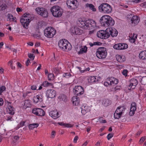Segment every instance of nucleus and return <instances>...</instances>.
I'll return each instance as SVG.
<instances>
[{
    "mask_svg": "<svg viewBox=\"0 0 146 146\" xmlns=\"http://www.w3.org/2000/svg\"><path fill=\"white\" fill-rule=\"evenodd\" d=\"M75 95L80 96L83 94L84 90L83 87L80 86H76L73 89Z\"/></svg>",
    "mask_w": 146,
    "mask_h": 146,
    "instance_id": "13",
    "label": "nucleus"
},
{
    "mask_svg": "<svg viewBox=\"0 0 146 146\" xmlns=\"http://www.w3.org/2000/svg\"><path fill=\"white\" fill-rule=\"evenodd\" d=\"M107 81L110 82V85H112L113 84H117L118 83V80L113 77L108 78L107 79Z\"/></svg>",
    "mask_w": 146,
    "mask_h": 146,
    "instance_id": "23",
    "label": "nucleus"
},
{
    "mask_svg": "<svg viewBox=\"0 0 146 146\" xmlns=\"http://www.w3.org/2000/svg\"><path fill=\"white\" fill-rule=\"evenodd\" d=\"M33 113L38 116H43L44 115V111L42 109L34 108L32 110Z\"/></svg>",
    "mask_w": 146,
    "mask_h": 146,
    "instance_id": "14",
    "label": "nucleus"
},
{
    "mask_svg": "<svg viewBox=\"0 0 146 146\" xmlns=\"http://www.w3.org/2000/svg\"><path fill=\"white\" fill-rule=\"evenodd\" d=\"M49 115L53 119H56L60 116V115L57 110H54L50 111L49 113Z\"/></svg>",
    "mask_w": 146,
    "mask_h": 146,
    "instance_id": "18",
    "label": "nucleus"
},
{
    "mask_svg": "<svg viewBox=\"0 0 146 146\" xmlns=\"http://www.w3.org/2000/svg\"><path fill=\"white\" fill-rule=\"evenodd\" d=\"M116 58L117 60L120 62H123L125 60V57L123 55H117Z\"/></svg>",
    "mask_w": 146,
    "mask_h": 146,
    "instance_id": "29",
    "label": "nucleus"
},
{
    "mask_svg": "<svg viewBox=\"0 0 146 146\" xmlns=\"http://www.w3.org/2000/svg\"><path fill=\"white\" fill-rule=\"evenodd\" d=\"M87 48L86 46H85L84 48H82L80 50L82 52V53L83 52H87Z\"/></svg>",
    "mask_w": 146,
    "mask_h": 146,
    "instance_id": "44",
    "label": "nucleus"
},
{
    "mask_svg": "<svg viewBox=\"0 0 146 146\" xmlns=\"http://www.w3.org/2000/svg\"><path fill=\"white\" fill-rule=\"evenodd\" d=\"M72 101L73 105L78 106L80 104L79 98L77 96H73L72 98Z\"/></svg>",
    "mask_w": 146,
    "mask_h": 146,
    "instance_id": "26",
    "label": "nucleus"
},
{
    "mask_svg": "<svg viewBox=\"0 0 146 146\" xmlns=\"http://www.w3.org/2000/svg\"><path fill=\"white\" fill-rule=\"evenodd\" d=\"M50 11L53 15L55 17H59L62 15V11L60 8L58 6H54L50 9Z\"/></svg>",
    "mask_w": 146,
    "mask_h": 146,
    "instance_id": "6",
    "label": "nucleus"
},
{
    "mask_svg": "<svg viewBox=\"0 0 146 146\" xmlns=\"http://www.w3.org/2000/svg\"><path fill=\"white\" fill-rule=\"evenodd\" d=\"M86 21L83 20L82 19H79L78 20V23L79 26L81 28L84 29H87V26L86 24Z\"/></svg>",
    "mask_w": 146,
    "mask_h": 146,
    "instance_id": "25",
    "label": "nucleus"
},
{
    "mask_svg": "<svg viewBox=\"0 0 146 146\" xmlns=\"http://www.w3.org/2000/svg\"><path fill=\"white\" fill-rule=\"evenodd\" d=\"M7 7V6L5 3H3L0 6V10L3 11Z\"/></svg>",
    "mask_w": 146,
    "mask_h": 146,
    "instance_id": "40",
    "label": "nucleus"
},
{
    "mask_svg": "<svg viewBox=\"0 0 146 146\" xmlns=\"http://www.w3.org/2000/svg\"><path fill=\"white\" fill-rule=\"evenodd\" d=\"M70 74L69 73H66L63 74V76L66 78H70L71 76Z\"/></svg>",
    "mask_w": 146,
    "mask_h": 146,
    "instance_id": "42",
    "label": "nucleus"
},
{
    "mask_svg": "<svg viewBox=\"0 0 146 146\" xmlns=\"http://www.w3.org/2000/svg\"><path fill=\"white\" fill-rule=\"evenodd\" d=\"M86 7H88L90 9L93 11H95L96 9L95 8L94 6L92 4L86 3Z\"/></svg>",
    "mask_w": 146,
    "mask_h": 146,
    "instance_id": "35",
    "label": "nucleus"
},
{
    "mask_svg": "<svg viewBox=\"0 0 146 146\" xmlns=\"http://www.w3.org/2000/svg\"><path fill=\"white\" fill-rule=\"evenodd\" d=\"M102 117H100L99 118L98 120L99 122L101 123H106V121L105 120L102 119Z\"/></svg>",
    "mask_w": 146,
    "mask_h": 146,
    "instance_id": "45",
    "label": "nucleus"
},
{
    "mask_svg": "<svg viewBox=\"0 0 146 146\" xmlns=\"http://www.w3.org/2000/svg\"><path fill=\"white\" fill-rule=\"evenodd\" d=\"M36 11L38 14L44 18L47 17L48 16L47 10L44 8H37L36 9Z\"/></svg>",
    "mask_w": 146,
    "mask_h": 146,
    "instance_id": "10",
    "label": "nucleus"
},
{
    "mask_svg": "<svg viewBox=\"0 0 146 146\" xmlns=\"http://www.w3.org/2000/svg\"><path fill=\"white\" fill-rule=\"evenodd\" d=\"M30 62V60L29 59H28L26 62V65L28 66L29 64V63Z\"/></svg>",
    "mask_w": 146,
    "mask_h": 146,
    "instance_id": "59",
    "label": "nucleus"
},
{
    "mask_svg": "<svg viewBox=\"0 0 146 146\" xmlns=\"http://www.w3.org/2000/svg\"><path fill=\"white\" fill-rule=\"evenodd\" d=\"M56 33V30L54 28L51 27H46L44 30L45 36L48 38H52Z\"/></svg>",
    "mask_w": 146,
    "mask_h": 146,
    "instance_id": "4",
    "label": "nucleus"
},
{
    "mask_svg": "<svg viewBox=\"0 0 146 146\" xmlns=\"http://www.w3.org/2000/svg\"><path fill=\"white\" fill-rule=\"evenodd\" d=\"M87 80L88 83L90 84L96 82L98 81V80L96 79L95 76H91L89 77Z\"/></svg>",
    "mask_w": 146,
    "mask_h": 146,
    "instance_id": "30",
    "label": "nucleus"
},
{
    "mask_svg": "<svg viewBox=\"0 0 146 146\" xmlns=\"http://www.w3.org/2000/svg\"><path fill=\"white\" fill-rule=\"evenodd\" d=\"M137 84V80L134 78H133L130 80V83L129 86V89L131 90L134 89Z\"/></svg>",
    "mask_w": 146,
    "mask_h": 146,
    "instance_id": "20",
    "label": "nucleus"
},
{
    "mask_svg": "<svg viewBox=\"0 0 146 146\" xmlns=\"http://www.w3.org/2000/svg\"><path fill=\"white\" fill-rule=\"evenodd\" d=\"M31 106V101L29 100H25L24 101V107L27 108L28 107H30Z\"/></svg>",
    "mask_w": 146,
    "mask_h": 146,
    "instance_id": "34",
    "label": "nucleus"
},
{
    "mask_svg": "<svg viewBox=\"0 0 146 146\" xmlns=\"http://www.w3.org/2000/svg\"><path fill=\"white\" fill-rule=\"evenodd\" d=\"M42 85L44 87L49 86L52 88L53 87L52 83L50 82L49 83L47 81H44Z\"/></svg>",
    "mask_w": 146,
    "mask_h": 146,
    "instance_id": "33",
    "label": "nucleus"
},
{
    "mask_svg": "<svg viewBox=\"0 0 146 146\" xmlns=\"http://www.w3.org/2000/svg\"><path fill=\"white\" fill-rule=\"evenodd\" d=\"M102 44L100 42H95L93 43H92V42H90L89 43V45L91 47H92L94 45H100Z\"/></svg>",
    "mask_w": 146,
    "mask_h": 146,
    "instance_id": "37",
    "label": "nucleus"
},
{
    "mask_svg": "<svg viewBox=\"0 0 146 146\" xmlns=\"http://www.w3.org/2000/svg\"><path fill=\"white\" fill-rule=\"evenodd\" d=\"M77 0H67L66 3L69 9H75L77 7Z\"/></svg>",
    "mask_w": 146,
    "mask_h": 146,
    "instance_id": "9",
    "label": "nucleus"
},
{
    "mask_svg": "<svg viewBox=\"0 0 146 146\" xmlns=\"http://www.w3.org/2000/svg\"><path fill=\"white\" fill-rule=\"evenodd\" d=\"M36 86L35 85H33L31 86V88L32 90H36Z\"/></svg>",
    "mask_w": 146,
    "mask_h": 146,
    "instance_id": "60",
    "label": "nucleus"
},
{
    "mask_svg": "<svg viewBox=\"0 0 146 146\" xmlns=\"http://www.w3.org/2000/svg\"><path fill=\"white\" fill-rule=\"evenodd\" d=\"M25 123V121H21L20 123V127H22L24 125V124Z\"/></svg>",
    "mask_w": 146,
    "mask_h": 146,
    "instance_id": "54",
    "label": "nucleus"
},
{
    "mask_svg": "<svg viewBox=\"0 0 146 146\" xmlns=\"http://www.w3.org/2000/svg\"><path fill=\"white\" fill-rule=\"evenodd\" d=\"M136 39H135L134 38H129V42L133 43H134L135 42V40H136Z\"/></svg>",
    "mask_w": 146,
    "mask_h": 146,
    "instance_id": "51",
    "label": "nucleus"
},
{
    "mask_svg": "<svg viewBox=\"0 0 146 146\" xmlns=\"http://www.w3.org/2000/svg\"><path fill=\"white\" fill-rule=\"evenodd\" d=\"M128 45L125 43H119L115 44L113 46V48L116 50H121L127 48Z\"/></svg>",
    "mask_w": 146,
    "mask_h": 146,
    "instance_id": "16",
    "label": "nucleus"
},
{
    "mask_svg": "<svg viewBox=\"0 0 146 146\" xmlns=\"http://www.w3.org/2000/svg\"><path fill=\"white\" fill-rule=\"evenodd\" d=\"M113 136V134L111 133H109L107 136V138L108 140H109Z\"/></svg>",
    "mask_w": 146,
    "mask_h": 146,
    "instance_id": "50",
    "label": "nucleus"
},
{
    "mask_svg": "<svg viewBox=\"0 0 146 146\" xmlns=\"http://www.w3.org/2000/svg\"><path fill=\"white\" fill-rule=\"evenodd\" d=\"M128 71L127 70H124L122 72V74L125 76H127Z\"/></svg>",
    "mask_w": 146,
    "mask_h": 146,
    "instance_id": "48",
    "label": "nucleus"
},
{
    "mask_svg": "<svg viewBox=\"0 0 146 146\" xmlns=\"http://www.w3.org/2000/svg\"><path fill=\"white\" fill-rule=\"evenodd\" d=\"M136 104L134 102L131 103L129 115L130 116H133L134 114L135 111L136 110Z\"/></svg>",
    "mask_w": 146,
    "mask_h": 146,
    "instance_id": "22",
    "label": "nucleus"
},
{
    "mask_svg": "<svg viewBox=\"0 0 146 146\" xmlns=\"http://www.w3.org/2000/svg\"><path fill=\"white\" fill-rule=\"evenodd\" d=\"M13 62L12 60H11L8 62V64H10V66H11L13 64Z\"/></svg>",
    "mask_w": 146,
    "mask_h": 146,
    "instance_id": "64",
    "label": "nucleus"
},
{
    "mask_svg": "<svg viewBox=\"0 0 146 146\" xmlns=\"http://www.w3.org/2000/svg\"><path fill=\"white\" fill-rule=\"evenodd\" d=\"M97 36L101 38L106 39L109 37V34L107 32V29L104 31L100 30L97 33Z\"/></svg>",
    "mask_w": 146,
    "mask_h": 146,
    "instance_id": "11",
    "label": "nucleus"
},
{
    "mask_svg": "<svg viewBox=\"0 0 146 146\" xmlns=\"http://www.w3.org/2000/svg\"><path fill=\"white\" fill-rule=\"evenodd\" d=\"M16 10L18 12H19L22 11L21 9L19 7H18L17 8Z\"/></svg>",
    "mask_w": 146,
    "mask_h": 146,
    "instance_id": "62",
    "label": "nucleus"
},
{
    "mask_svg": "<svg viewBox=\"0 0 146 146\" xmlns=\"http://www.w3.org/2000/svg\"><path fill=\"white\" fill-rule=\"evenodd\" d=\"M139 18L136 16H133L131 19V23L135 25H137L139 22Z\"/></svg>",
    "mask_w": 146,
    "mask_h": 146,
    "instance_id": "28",
    "label": "nucleus"
},
{
    "mask_svg": "<svg viewBox=\"0 0 146 146\" xmlns=\"http://www.w3.org/2000/svg\"><path fill=\"white\" fill-rule=\"evenodd\" d=\"M19 138V136L18 135H15L14 137V139L16 140H18Z\"/></svg>",
    "mask_w": 146,
    "mask_h": 146,
    "instance_id": "61",
    "label": "nucleus"
},
{
    "mask_svg": "<svg viewBox=\"0 0 146 146\" xmlns=\"http://www.w3.org/2000/svg\"><path fill=\"white\" fill-rule=\"evenodd\" d=\"M54 77V75L53 74L50 73L48 74V78L49 80L52 79Z\"/></svg>",
    "mask_w": 146,
    "mask_h": 146,
    "instance_id": "43",
    "label": "nucleus"
},
{
    "mask_svg": "<svg viewBox=\"0 0 146 146\" xmlns=\"http://www.w3.org/2000/svg\"><path fill=\"white\" fill-rule=\"evenodd\" d=\"M74 31H72V32L71 31V32L76 35H80L82 34L83 33V31L79 28H74Z\"/></svg>",
    "mask_w": 146,
    "mask_h": 146,
    "instance_id": "27",
    "label": "nucleus"
},
{
    "mask_svg": "<svg viewBox=\"0 0 146 146\" xmlns=\"http://www.w3.org/2000/svg\"><path fill=\"white\" fill-rule=\"evenodd\" d=\"M3 100L2 98H0V106H2L3 104Z\"/></svg>",
    "mask_w": 146,
    "mask_h": 146,
    "instance_id": "55",
    "label": "nucleus"
},
{
    "mask_svg": "<svg viewBox=\"0 0 146 146\" xmlns=\"http://www.w3.org/2000/svg\"><path fill=\"white\" fill-rule=\"evenodd\" d=\"M99 11L102 13L109 14L111 12L112 7L106 3H102L98 7Z\"/></svg>",
    "mask_w": 146,
    "mask_h": 146,
    "instance_id": "2",
    "label": "nucleus"
},
{
    "mask_svg": "<svg viewBox=\"0 0 146 146\" xmlns=\"http://www.w3.org/2000/svg\"><path fill=\"white\" fill-rule=\"evenodd\" d=\"M142 132V131L141 130L137 132V133L136 134L135 136H139L140 135V134Z\"/></svg>",
    "mask_w": 146,
    "mask_h": 146,
    "instance_id": "57",
    "label": "nucleus"
},
{
    "mask_svg": "<svg viewBox=\"0 0 146 146\" xmlns=\"http://www.w3.org/2000/svg\"><path fill=\"white\" fill-rule=\"evenodd\" d=\"M104 82V85L106 86H108L110 85L109 82Z\"/></svg>",
    "mask_w": 146,
    "mask_h": 146,
    "instance_id": "56",
    "label": "nucleus"
},
{
    "mask_svg": "<svg viewBox=\"0 0 146 146\" xmlns=\"http://www.w3.org/2000/svg\"><path fill=\"white\" fill-rule=\"evenodd\" d=\"M58 98L59 99H60V100L64 101L65 102L66 100V97L65 95L64 94H62L59 96Z\"/></svg>",
    "mask_w": 146,
    "mask_h": 146,
    "instance_id": "38",
    "label": "nucleus"
},
{
    "mask_svg": "<svg viewBox=\"0 0 146 146\" xmlns=\"http://www.w3.org/2000/svg\"><path fill=\"white\" fill-rule=\"evenodd\" d=\"M58 46L60 48L64 50L67 49L70 50V49L71 44L67 40L64 39L59 40Z\"/></svg>",
    "mask_w": 146,
    "mask_h": 146,
    "instance_id": "5",
    "label": "nucleus"
},
{
    "mask_svg": "<svg viewBox=\"0 0 146 146\" xmlns=\"http://www.w3.org/2000/svg\"><path fill=\"white\" fill-rule=\"evenodd\" d=\"M96 55L99 59H102L105 58L107 55L106 48L103 47L98 48L96 52Z\"/></svg>",
    "mask_w": 146,
    "mask_h": 146,
    "instance_id": "7",
    "label": "nucleus"
},
{
    "mask_svg": "<svg viewBox=\"0 0 146 146\" xmlns=\"http://www.w3.org/2000/svg\"><path fill=\"white\" fill-rule=\"evenodd\" d=\"M100 21L102 26L108 27L112 26L115 24L114 20L110 16L105 15L101 17Z\"/></svg>",
    "mask_w": 146,
    "mask_h": 146,
    "instance_id": "1",
    "label": "nucleus"
},
{
    "mask_svg": "<svg viewBox=\"0 0 146 146\" xmlns=\"http://www.w3.org/2000/svg\"><path fill=\"white\" fill-rule=\"evenodd\" d=\"M56 132L55 131H52L51 134V137L52 138H54Z\"/></svg>",
    "mask_w": 146,
    "mask_h": 146,
    "instance_id": "52",
    "label": "nucleus"
},
{
    "mask_svg": "<svg viewBox=\"0 0 146 146\" xmlns=\"http://www.w3.org/2000/svg\"><path fill=\"white\" fill-rule=\"evenodd\" d=\"M137 36V34L133 33V34H129V37L130 38H134L136 39Z\"/></svg>",
    "mask_w": 146,
    "mask_h": 146,
    "instance_id": "39",
    "label": "nucleus"
},
{
    "mask_svg": "<svg viewBox=\"0 0 146 146\" xmlns=\"http://www.w3.org/2000/svg\"><path fill=\"white\" fill-rule=\"evenodd\" d=\"M146 139V137L145 136H143V137H142L141 138V139L140 140V141H139V142H140V143L141 144V143H142L145 141V140Z\"/></svg>",
    "mask_w": 146,
    "mask_h": 146,
    "instance_id": "46",
    "label": "nucleus"
},
{
    "mask_svg": "<svg viewBox=\"0 0 146 146\" xmlns=\"http://www.w3.org/2000/svg\"><path fill=\"white\" fill-rule=\"evenodd\" d=\"M78 137L77 136H76L74 138L73 141L75 143H76L77 142V141L78 140Z\"/></svg>",
    "mask_w": 146,
    "mask_h": 146,
    "instance_id": "53",
    "label": "nucleus"
},
{
    "mask_svg": "<svg viewBox=\"0 0 146 146\" xmlns=\"http://www.w3.org/2000/svg\"><path fill=\"white\" fill-rule=\"evenodd\" d=\"M107 31L109 34V37L110 35L112 37H116L118 33L117 31L113 27L108 28L107 29Z\"/></svg>",
    "mask_w": 146,
    "mask_h": 146,
    "instance_id": "15",
    "label": "nucleus"
},
{
    "mask_svg": "<svg viewBox=\"0 0 146 146\" xmlns=\"http://www.w3.org/2000/svg\"><path fill=\"white\" fill-rule=\"evenodd\" d=\"M30 17L31 15L27 13L24 14L22 16L20 21L24 28H26L28 26L30 21Z\"/></svg>",
    "mask_w": 146,
    "mask_h": 146,
    "instance_id": "3",
    "label": "nucleus"
},
{
    "mask_svg": "<svg viewBox=\"0 0 146 146\" xmlns=\"http://www.w3.org/2000/svg\"><path fill=\"white\" fill-rule=\"evenodd\" d=\"M125 108L123 106H119L117 107L114 113L115 119H119L120 118L122 114L125 110Z\"/></svg>",
    "mask_w": 146,
    "mask_h": 146,
    "instance_id": "8",
    "label": "nucleus"
},
{
    "mask_svg": "<svg viewBox=\"0 0 146 146\" xmlns=\"http://www.w3.org/2000/svg\"><path fill=\"white\" fill-rule=\"evenodd\" d=\"M139 57L143 60H146V50L141 52L139 54Z\"/></svg>",
    "mask_w": 146,
    "mask_h": 146,
    "instance_id": "31",
    "label": "nucleus"
},
{
    "mask_svg": "<svg viewBox=\"0 0 146 146\" xmlns=\"http://www.w3.org/2000/svg\"><path fill=\"white\" fill-rule=\"evenodd\" d=\"M86 24L87 26V29H96L97 26L96 22L92 19H88L86 21Z\"/></svg>",
    "mask_w": 146,
    "mask_h": 146,
    "instance_id": "12",
    "label": "nucleus"
},
{
    "mask_svg": "<svg viewBox=\"0 0 146 146\" xmlns=\"http://www.w3.org/2000/svg\"><path fill=\"white\" fill-rule=\"evenodd\" d=\"M8 103L7 109V112L9 114L11 115H13L15 113L14 108L12 106L10 105L11 104V102H8Z\"/></svg>",
    "mask_w": 146,
    "mask_h": 146,
    "instance_id": "24",
    "label": "nucleus"
},
{
    "mask_svg": "<svg viewBox=\"0 0 146 146\" xmlns=\"http://www.w3.org/2000/svg\"><path fill=\"white\" fill-rule=\"evenodd\" d=\"M6 87L5 86H2L0 87V95H1L2 93L6 90Z\"/></svg>",
    "mask_w": 146,
    "mask_h": 146,
    "instance_id": "41",
    "label": "nucleus"
},
{
    "mask_svg": "<svg viewBox=\"0 0 146 146\" xmlns=\"http://www.w3.org/2000/svg\"><path fill=\"white\" fill-rule=\"evenodd\" d=\"M105 101L104 105L106 106H107L109 104V102L108 100H105L104 101H103V102Z\"/></svg>",
    "mask_w": 146,
    "mask_h": 146,
    "instance_id": "49",
    "label": "nucleus"
},
{
    "mask_svg": "<svg viewBox=\"0 0 146 146\" xmlns=\"http://www.w3.org/2000/svg\"><path fill=\"white\" fill-rule=\"evenodd\" d=\"M7 120L8 121H12L13 120V119L12 117L9 116L7 117Z\"/></svg>",
    "mask_w": 146,
    "mask_h": 146,
    "instance_id": "58",
    "label": "nucleus"
},
{
    "mask_svg": "<svg viewBox=\"0 0 146 146\" xmlns=\"http://www.w3.org/2000/svg\"><path fill=\"white\" fill-rule=\"evenodd\" d=\"M38 126V123L31 124L29 125V127L30 129H32L35 128L37 127Z\"/></svg>",
    "mask_w": 146,
    "mask_h": 146,
    "instance_id": "36",
    "label": "nucleus"
},
{
    "mask_svg": "<svg viewBox=\"0 0 146 146\" xmlns=\"http://www.w3.org/2000/svg\"><path fill=\"white\" fill-rule=\"evenodd\" d=\"M81 112L83 115H85L87 112L90 111V108L86 104H84L80 108Z\"/></svg>",
    "mask_w": 146,
    "mask_h": 146,
    "instance_id": "17",
    "label": "nucleus"
},
{
    "mask_svg": "<svg viewBox=\"0 0 146 146\" xmlns=\"http://www.w3.org/2000/svg\"><path fill=\"white\" fill-rule=\"evenodd\" d=\"M46 95L48 97L50 98H53L56 96V91L53 90H49L46 92Z\"/></svg>",
    "mask_w": 146,
    "mask_h": 146,
    "instance_id": "19",
    "label": "nucleus"
},
{
    "mask_svg": "<svg viewBox=\"0 0 146 146\" xmlns=\"http://www.w3.org/2000/svg\"><path fill=\"white\" fill-rule=\"evenodd\" d=\"M91 128L90 126H88L87 129V132L88 133L89 132V131H90Z\"/></svg>",
    "mask_w": 146,
    "mask_h": 146,
    "instance_id": "63",
    "label": "nucleus"
},
{
    "mask_svg": "<svg viewBox=\"0 0 146 146\" xmlns=\"http://www.w3.org/2000/svg\"><path fill=\"white\" fill-rule=\"evenodd\" d=\"M58 124L60 125L64 126L65 127L68 128L72 127L74 125L71 124L70 123H63L62 122H58Z\"/></svg>",
    "mask_w": 146,
    "mask_h": 146,
    "instance_id": "32",
    "label": "nucleus"
},
{
    "mask_svg": "<svg viewBox=\"0 0 146 146\" xmlns=\"http://www.w3.org/2000/svg\"><path fill=\"white\" fill-rule=\"evenodd\" d=\"M28 57L31 59H32L33 60H34L35 56L33 54L31 53H29L28 54Z\"/></svg>",
    "mask_w": 146,
    "mask_h": 146,
    "instance_id": "47",
    "label": "nucleus"
},
{
    "mask_svg": "<svg viewBox=\"0 0 146 146\" xmlns=\"http://www.w3.org/2000/svg\"><path fill=\"white\" fill-rule=\"evenodd\" d=\"M43 96L41 94H38L34 97L33 100L35 103H40L43 101Z\"/></svg>",
    "mask_w": 146,
    "mask_h": 146,
    "instance_id": "21",
    "label": "nucleus"
}]
</instances>
